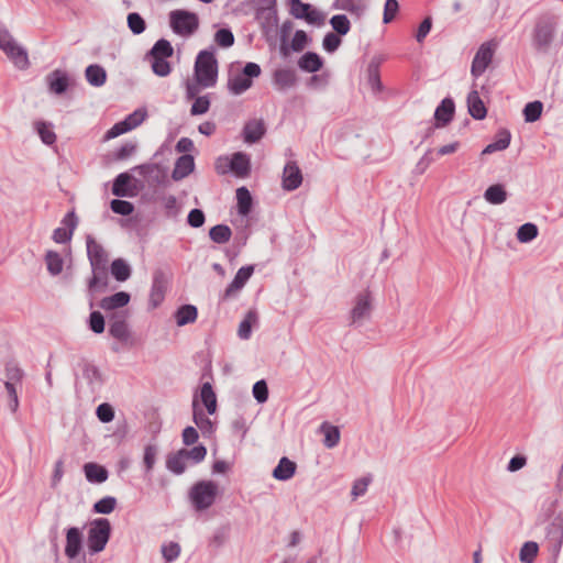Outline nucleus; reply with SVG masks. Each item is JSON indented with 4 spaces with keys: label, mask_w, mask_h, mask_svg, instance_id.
Masks as SVG:
<instances>
[{
    "label": "nucleus",
    "mask_w": 563,
    "mask_h": 563,
    "mask_svg": "<svg viewBox=\"0 0 563 563\" xmlns=\"http://www.w3.org/2000/svg\"><path fill=\"white\" fill-rule=\"evenodd\" d=\"M302 183V173L296 162L289 161L283 170V188L287 191L296 190Z\"/></svg>",
    "instance_id": "16"
},
{
    "label": "nucleus",
    "mask_w": 563,
    "mask_h": 563,
    "mask_svg": "<svg viewBox=\"0 0 563 563\" xmlns=\"http://www.w3.org/2000/svg\"><path fill=\"white\" fill-rule=\"evenodd\" d=\"M132 179V176L126 172L119 174L113 180L112 194L117 197L132 196L129 188V185Z\"/></svg>",
    "instance_id": "40"
},
{
    "label": "nucleus",
    "mask_w": 563,
    "mask_h": 563,
    "mask_svg": "<svg viewBox=\"0 0 563 563\" xmlns=\"http://www.w3.org/2000/svg\"><path fill=\"white\" fill-rule=\"evenodd\" d=\"M187 462L181 450H178L167 454L166 468L175 475H181L187 468Z\"/></svg>",
    "instance_id": "31"
},
{
    "label": "nucleus",
    "mask_w": 563,
    "mask_h": 563,
    "mask_svg": "<svg viewBox=\"0 0 563 563\" xmlns=\"http://www.w3.org/2000/svg\"><path fill=\"white\" fill-rule=\"evenodd\" d=\"M214 41L219 46L228 48L234 44V35L230 29L222 27L216 32Z\"/></svg>",
    "instance_id": "61"
},
{
    "label": "nucleus",
    "mask_w": 563,
    "mask_h": 563,
    "mask_svg": "<svg viewBox=\"0 0 563 563\" xmlns=\"http://www.w3.org/2000/svg\"><path fill=\"white\" fill-rule=\"evenodd\" d=\"M330 24L339 35L350 32L351 23L345 14H335L330 19Z\"/></svg>",
    "instance_id": "57"
},
{
    "label": "nucleus",
    "mask_w": 563,
    "mask_h": 563,
    "mask_svg": "<svg viewBox=\"0 0 563 563\" xmlns=\"http://www.w3.org/2000/svg\"><path fill=\"white\" fill-rule=\"evenodd\" d=\"M169 24L173 32L180 36H190L199 27V18L187 10H173L169 13Z\"/></svg>",
    "instance_id": "5"
},
{
    "label": "nucleus",
    "mask_w": 563,
    "mask_h": 563,
    "mask_svg": "<svg viewBox=\"0 0 563 563\" xmlns=\"http://www.w3.org/2000/svg\"><path fill=\"white\" fill-rule=\"evenodd\" d=\"M232 231L227 224H217L209 230L210 239L218 244H224L230 241Z\"/></svg>",
    "instance_id": "45"
},
{
    "label": "nucleus",
    "mask_w": 563,
    "mask_h": 563,
    "mask_svg": "<svg viewBox=\"0 0 563 563\" xmlns=\"http://www.w3.org/2000/svg\"><path fill=\"white\" fill-rule=\"evenodd\" d=\"M380 62L382 60L379 57H373L366 69L367 85L371 87L374 93H378L383 89L379 74Z\"/></svg>",
    "instance_id": "27"
},
{
    "label": "nucleus",
    "mask_w": 563,
    "mask_h": 563,
    "mask_svg": "<svg viewBox=\"0 0 563 563\" xmlns=\"http://www.w3.org/2000/svg\"><path fill=\"white\" fill-rule=\"evenodd\" d=\"M68 88V78L65 74L54 71L49 78V89L56 95L66 92Z\"/></svg>",
    "instance_id": "51"
},
{
    "label": "nucleus",
    "mask_w": 563,
    "mask_h": 563,
    "mask_svg": "<svg viewBox=\"0 0 563 563\" xmlns=\"http://www.w3.org/2000/svg\"><path fill=\"white\" fill-rule=\"evenodd\" d=\"M167 283L166 275L162 269L154 272L148 297V305L152 309L157 308L164 301Z\"/></svg>",
    "instance_id": "11"
},
{
    "label": "nucleus",
    "mask_w": 563,
    "mask_h": 563,
    "mask_svg": "<svg viewBox=\"0 0 563 563\" xmlns=\"http://www.w3.org/2000/svg\"><path fill=\"white\" fill-rule=\"evenodd\" d=\"M320 432L324 435L323 444L325 448L332 449L338 445L340 441V430L338 427L325 421L321 423Z\"/></svg>",
    "instance_id": "42"
},
{
    "label": "nucleus",
    "mask_w": 563,
    "mask_h": 563,
    "mask_svg": "<svg viewBox=\"0 0 563 563\" xmlns=\"http://www.w3.org/2000/svg\"><path fill=\"white\" fill-rule=\"evenodd\" d=\"M507 198L508 194L501 184L492 185L484 191V199L490 205H501Z\"/></svg>",
    "instance_id": "37"
},
{
    "label": "nucleus",
    "mask_w": 563,
    "mask_h": 563,
    "mask_svg": "<svg viewBox=\"0 0 563 563\" xmlns=\"http://www.w3.org/2000/svg\"><path fill=\"white\" fill-rule=\"evenodd\" d=\"M147 117V112L145 109H136L135 111H133L132 113H130L129 115H126L124 118L123 123L124 125L126 126L128 131H131L135 128H137L139 125H141L143 123V121L146 119Z\"/></svg>",
    "instance_id": "54"
},
{
    "label": "nucleus",
    "mask_w": 563,
    "mask_h": 563,
    "mask_svg": "<svg viewBox=\"0 0 563 563\" xmlns=\"http://www.w3.org/2000/svg\"><path fill=\"white\" fill-rule=\"evenodd\" d=\"M258 316L255 310H249L244 319L240 322L238 335L242 340H249L252 335V325L257 323Z\"/></svg>",
    "instance_id": "43"
},
{
    "label": "nucleus",
    "mask_w": 563,
    "mask_h": 563,
    "mask_svg": "<svg viewBox=\"0 0 563 563\" xmlns=\"http://www.w3.org/2000/svg\"><path fill=\"white\" fill-rule=\"evenodd\" d=\"M187 461H191L192 464L202 462L207 455V448L203 444H198L191 449H180Z\"/></svg>",
    "instance_id": "55"
},
{
    "label": "nucleus",
    "mask_w": 563,
    "mask_h": 563,
    "mask_svg": "<svg viewBox=\"0 0 563 563\" xmlns=\"http://www.w3.org/2000/svg\"><path fill=\"white\" fill-rule=\"evenodd\" d=\"M455 104L453 99L444 98L434 111L435 128L448 125L454 115Z\"/></svg>",
    "instance_id": "21"
},
{
    "label": "nucleus",
    "mask_w": 563,
    "mask_h": 563,
    "mask_svg": "<svg viewBox=\"0 0 563 563\" xmlns=\"http://www.w3.org/2000/svg\"><path fill=\"white\" fill-rule=\"evenodd\" d=\"M266 128L263 120H251L243 128V139L245 143L254 144L265 134Z\"/></svg>",
    "instance_id": "24"
},
{
    "label": "nucleus",
    "mask_w": 563,
    "mask_h": 563,
    "mask_svg": "<svg viewBox=\"0 0 563 563\" xmlns=\"http://www.w3.org/2000/svg\"><path fill=\"white\" fill-rule=\"evenodd\" d=\"M332 8L336 10L349 11L358 16L363 14L365 9L362 4L356 3L354 0H334Z\"/></svg>",
    "instance_id": "58"
},
{
    "label": "nucleus",
    "mask_w": 563,
    "mask_h": 563,
    "mask_svg": "<svg viewBox=\"0 0 563 563\" xmlns=\"http://www.w3.org/2000/svg\"><path fill=\"white\" fill-rule=\"evenodd\" d=\"M539 547L533 541H527L520 549L519 559L522 563H532L538 554Z\"/></svg>",
    "instance_id": "56"
},
{
    "label": "nucleus",
    "mask_w": 563,
    "mask_h": 563,
    "mask_svg": "<svg viewBox=\"0 0 563 563\" xmlns=\"http://www.w3.org/2000/svg\"><path fill=\"white\" fill-rule=\"evenodd\" d=\"M0 48L18 68H27L30 63L26 51L18 45L13 36L5 27H0Z\"/></svg>",
    "instance_id": "6"
},
{
    "label": "nucleus",
    "mask_w": 563,
    "mask_h": 563,
    "mask_svg": "<svg viewBox=\"0 0 563 563\" xmlns=\"http://www.w3.org/2000/svg\"><path fill=\"white\" fill-rule=\"evenodd\" d=\"M174 54V48L169 41L159 38L155 42L152 48L146 53V57H161L168 58Z\"/></svg>",
    "instance_id": "44"
},
{
    "label": "nucleus",
    "mask_w": 563,
    "mask_h": 563,
    "mask_svg": "<svg viewBox=\"0 0 563 563\" xmlns=\"http://www.w3.org/2000/svg\"><path fill=\"white\" fill-rule=\"evenodd\" d=\"M86 247L91 269L108 266V253L104 251L103 246L93 239V236H86Z\"/></svg>",
    "instance_id": "14"
},
{
    "label": "nucleus",
    "mask_w": 563,
    "mask_h": 563,
    "mask_svg": "<svg viewBox=\"0 0 563 563\" xmlns=\"http://www.w3.org/2000/svg\"><path fill=\"white\" fill-rule=\"evenodd\" d=\"M510 140H511V134L508 130H500L497 134V139L489 143L483 151H482V154L483 155H486V154H492L494 152H498V151H504L506 150L509 144H510Z\"/></svg>",
    "instance_id": "39"
},
{
    "label": "nucleus",
    "mask_w": 563,
    "mask_h": 563,
    "mask_svg": "<svg viewBox=\"0 0 563 563\" xmlns=\"http://www.w3.org/2000/svg\"><path fill=\"white\" fill-rule=\"evenodd\" d=\"M117 506V499L112 496H106L93 505V511L101 515L111 514Z\"/></svg>",
    "instance_id": "60"
},
{
    "label": "nucleus",
    "mask_w": 563,
    "mask_h": 563,
    "mask_svg": "<svg viewBox=\"0 0 563 563\" xmlns=\"http://www.w3.org/2000/svg\"><path fill=\"white\" fill-rule=\"evenodd\" d=\"M467 108H468V113L475 120H483L487 114L486 107H485L483 100L481 99L479 93L476 90H472L468 93Z\"/></svg>",
    "instance_id": "30"
},
{
    "label": "nucleus",
    "mask_w": 563,
    "mask_h": 563,
    "mask_svg": "<svg viewBox=\"0 0 563 563\" xmlns=\"http://www.w3.org/2000/svg\"><path fill=\"white\" fill-rule=\"evenodd\" d=\"M296 470L297 464L287 456H283L273 470L272 476L277 481L286 482L295 475Z\"/></svg>",
    "instance_id": "26"
},
{
    "label": "nucleus",
    "mask_w": 563,
    "mask_h": 563,
    "mask_svg": "<svg viewBox=\"0 0 563 563\" xmlns=\"http://www.w3.org/2000/svg\"><path fill=\"white\" fill-rule=\"evenodd\" d=\"M45 263L51 275L56 276L62 273L64 261L59 253L55 251H47L45 254Z\"/></svg>",
    "instance_id": "46"
},
{
    "label": "nucleus",
    "mask_w": 563,
    "mask_h": 563,
    "mask_svg": "<svg viewBox=\"0 0 563 563\" xmlns=\"http://www.w3.org/2000/svg\"><path fill=\"white\" fill-rule=\"evenodd\" d=\"M545 540L548 550L556 556L563 543V519L555 517L545 529Z\"/></svg>",
    "instance_id": "10"
},
{
    "label": "nucleus",
    "mask_w": 563,
    "mask_h": 563,
    "mask_svg": "<svg viewBox=\"0 0 563 563\" xmlns=\"http://www.w3.org/2000/svg\"><path fill=\"white\" fill-rule=\"evenodd\" d=\"M218 494V485L212 481H199L189 490V498L196 510L211 507Z\"/></svg>",
    "instance_id": "3"
},
{
    "label": "nucleus",
    "mask_w": 563,
    "mask_h": 563,
    "mask_svg": "<svg viewBox=\"0 0 563 563\" xmlns=\"http://www.w3.org/2000/svg\"><path fill=\"white\" fill-rule=\"evenodd\" d=\"M109 334L119 341H126L130 331L126 323V312H114L110 317Z\"/></svg>",
    "instance_id": "17"
},
{
    "label": "nucleus",
    "mask_w": 563,
    "mask_h": 563,
    "mask_svg": "<svg viewBox=\"0 0 563 563\" xmlns=\"http://www.w3.org/2000/svg\"><path fill=\"white\" fill-rule=\"evenodd\" d=\"M229 169L238 177H246L251 172V159L246 153L236 152L229 161Z\"/></svg>",
    "instance_id": "22"
},
{
    "label": "nucleus",
    "mask_w": 563,
    "mask_h": 563,
    "mask_svg": "<svg viewBox=\"0 0 563 563\" xmlns=\"http://www.w3.org/2000/svg\"><path fill=\"white\" fill-rule=\"evenodd\" d=\"M84 473L86 479L92 484H101L108 479V470L93 462L86 463L84 465Z\"/></svg>",
    "instance_id": "29"
},
{
    "label": "nucleus",
    "mask_w": 563,
    "mask_h": 563,
    "mask_svg": "<svg viewBox=\"0 0 563 563\" xmlns=\"http://www.w3.org/2000/svg\"><path fill=\"white\" fill-rule=\"evenodd\" d=\"M235 197L238 213L243 217L249 216L253 205V198L251 196L250 190L246 187L242 186L236 189Z\"/></svg>",
    "instance_id": "33"
},
{
    "label": "nucleus",
    "mask_w": 563,
    "mask_h": 563,
    "mask_svg": "<svg viewBox=\"0 0 563 563\" xmlns=\"http://www.w3.org/2000/svg\"><path fill=\"white\" fill-rule=\"evenodd\" d=\"M296 73L290 68L276 69L273 75V82L279 90L291 88L296 84Z\"/></svg>",
    "instance_id": "28"
},
{
    "label": "nucleus",
    "mask_w": 563,
    "mask_h": 563,
    "mask_svg": "<svg viewBox=\"0 0 563 563\" xmlns=\"http://www.w3.org/2000/svg\"><path fill=\"white\" fill-rule=\"evenodd\" d=\"M162 203L165 209V216L167 218H176L180 212V206L177 198L173 195L163 196Z\"/></svg>",
    "instance_id": "59"
},
{
    "label": "nucleus",
    "mask_w": 563,
    "mask_h": 563,
    "mask_svg": "<svg viewBox=\"0 0 563 563\" xmlns=\"http://www.w3.org/2000/svg\"><path fill=\"white\" fill-rule=\"evenodd\" d=\"M253 273H254L253 265L242 266L236 272L231 284L225 288L224 294H223V299H228V298L232 297L235 292L240 291L245 286L247 280L251 278Z\"/></svg>",
    "instance_id": "18"
},
{
    "label": "nucleus",
    "mask_w": 563,
    "mask_h": 563,
    "mask_svg": "<svg viewBox=\"0 0 563 563\" xmlns=\"http://www.w3.org/2000/svg\"><path fill=\"white\" fill-rule=\"evenodd\" d=\"M111 534V525L107 518H97L91 522L88 531L87 544L90 554L101 552Z\"/></svg>",
    "instance_id": "4"
},
{
    "label": "nucleus",
    "mask_w": 563,
    "mask_h": 563,
    "mask_svg": "<svg viewBox=\"0 0 563 563\" xmlns=\"http://www.w3.org/2000/svg\"><path fill=\"white\" fill-rule=\"evenodd\" d=\"M82 548V533L77 527H71L66 531L65 554L68 559H75L79 555Z\"/></svg>",
    "instance_id": "20"
},
{
    "label": "nucleus",
    "mask_w": 563,
    "mask_h": 563,
    "mask_svg": "<svg viewBox=\"0 0 563 563\" xmlns=\"http://www.w3.org/2000/svg\"><path fill=\"white\" fill-rule=\"evenodd\" d=\"M298 66L301 70L316 73L323 66V60L317 53L307 52L299 58Z\"/></svg>",
    "instance_id": "32"
},
{
    "label": "nucleus",
    "mask_w": 563,
    "mask_h": 563,
    "mask_svg": "<svg viewBox=\"0 0 563 563\" xmlns=\"http://www.w3.org/2000/svg\"><path fill=\"white\" fill-rule=\"evenodd\" d=\"M180 554V545L177 542H169L162 545V555L166 563L174 562Z\"/></svg>",
    "instance_id": "64"
},
{
    "label": "nucleus",
    "mask_w": 563,
    "mask_h": 563,
    "mask_svg": "<svg viewBox=\"0 0 563 563\" xmlns=\"http://www.w3.org/2000/svg\"><path fill=\"white\" fill-rule=\"evenodd\" d=\"M131 296L126 291H118L111 296L103 297L99 307L106 311L115 310L125 307L130 302Z\"/></svg>",
    "instance_id": "25"
},
{
    "label": "nucleus",
    "mask_w": 563,
    "mask_h": 563,
    "mask_svg": "<svg viewBox=\"0 0 563 563\" xmlns=\"http://www.w3.org/2000/svg\"><path fill=\"white\" fill-rule=\"evenodd\" d=\"M192 410H194V422L200 429L202 434H211L213 432V423L206 416L201 408L198 407L196 399L192 401Z\"/></svg>",
    "instance_id": "36"
},
{
    "label": "nucleus",
    "mask_w": 563,
    "mask_h": 563,
    "mask_svg": "<svg viewBox=\"0 0 563 563\" xmlns=\"http://www.w3.org/2000/svg\"><path fill=\"white\" fill-rule=\"evenodd\" d=\"M128 26L134 35L142 34L146 29L145 20L137 12H131L126 18Z\"/></svg>",
    "instance_id": "53"
},
{
    "label": "nucleus",
    "mask_w": 563,
    "mask_h": 563,
    "mask_svg": "<svg viewBox=\"0 0 563 563\" xmlns=\"http://www.w3.org/2000/svg\"><path fill=\"white\" fill-rule=\"evenodd\" d=\"M78 224V217L71 210L65 214L62 220V225L53 231L52 239L59 244L67 243L71 240L75 229Z\"/></svg>",
    "instance_id": "12"
},
{
    "label": "nucleus",
    "mask_w": 563,
    "mask_h": 563,
    "mask_svg": "<svg viewBox=\"0 0 563 563\" xmlns=\"http://www.w3.org/2000/svg\"><path fill=\"white\" fill-rule=\"evenodd\" d=\"M195 169V159L190 154H184L179 156L176 162L172 173V178L175 181L181 180L186 178L189 174H191Z\"/></svg>",
    "instance_id": "23"
},
{
    "label": "nucleus",
    "mask_w": 563,
    "mask_h": 563,
    "mask_svg": "<svg viewBox=\"0 0 563 563\" xmlns=\"http://www.w3.org/2000/svg\"><path fill=\"white\" fill-rule=\"evenodd\" d=\"M542 110L543 103L541 101L536 100L528 102L522 110L525 121L528 123L536 122L540 119Z\"/></svg>",
    "instance_id": "48"
},
{
    "label": "nucleus",
    "mask_w": 563,
    "mask_h": 563,
    "mask_svg": "<svg viewBox=\"0 0 563 563\" xmlns=\"http://www.w3.org/2000/svg\"><path fill=\"white\" fill-rule=\"evenodd\" d=\"M133 170H137L140 175L146 178L150 185H165L167 183L166 168L156 163H147L135 166Z\"/></svg>",
    "instance_id": "13"
},
{
    "label": "nucleus",
    "mask_w": 563,
    "mask_h": 563,
    "mask_svg": "<svg viewBox=\"0 0 563 563\" xmlns=\"http://www.w3.org/2000/svg\"><path fill=\"white\" fill-rule=\"evenodd\" d=\"M195 78L205 88L213 87L218 79V60L213 51H200L195 62Z\"/></svg>",
    "instance_id": "2"
},
{
    "label": "nucleus",
    "mask_w": 563,
    "mask_h": 563,
    "mask_svg": "<svg viewBox=\"0 0 563 563\" xmlns=\"http://www.w3.org/2000/svg\"><path fill=\"white\" fill-rule=\"evenodd\" d=\"M110 273L117 282L123 283L131 277L132 269L123 258H115L110 265Z\"/></svg>",
    "instance_id": "35"
},
{
    "label": "nucleus",
    "mask_w": 563,
    "mask_h": 563,
    "mask_svg": "<svg viewBox=\"0 0 563 563\" xmlns=\"http://www.w3.org/2000/svg\"><path fill=\"white\" fill-rule=\"evenodd\" d=\"M77 366L81 371L82 377L87 382L90 390L92 393H97L103 384L100 369L95 364L85 358L80 360Z\"/></svg>",
    "instance_id": "15"
},
{
    "label": "nucleus",
    "mask_w": 563,
    "mask_h": 563,
    "mask_svg": "<svg viewBox=\"0 0 563 563\" xmlns=\"http://www.w3.org/2000/svg\"><path fill=\"white\" fill-rule=\"evenodd\" d=\"M290 7V14L295 19L303 20L308 13V11L311 9V4L305 3L301 0H290L289 1Z\"/></svg>",
    "instance_id": "62"
},
{
    "label": "nucleus",
    "mask_w": 563,
    "mask_h": 563,
    "mask_svg": "<svg viewBox=\"0 0 563 563\" xmlns=\"http://www.w3.org/2000/svg\"><path fill=\"white\" fill-rule=\"evenodd\" d=\"M85 76L92 87H101L107 80L106 69L98 64L89 65L85 70Z\"/></svg>",
    "instance_id": "34"
},
{
    "label": "nucleus",
    "mask_w": 563,
    "mask_h": 563,
    "mask_svg": "<svg viewBox=\"0 0 563 563\" xmlns=\"http://www.w3.org/2000/svg\"><path fill=\"white\" fill-rule=\"evenodd\" d=\"M24 377V371L13 361H9L4 365V382L20 383Z\"/></svg>",
    "instance_id": "50"
},
{
    "label": "nucleus",
    "mask_w": 563,
    "mask_h": 563,
    "mask_svg": "<svg viewBox=\"0 0 563 563\" xmlns=\"http://www.w3.org/2000/svg\"><path fill=\"white\" fill-rule=\"evenodd\" d=\"M200 399L209 415H213L217 410V396L210 383H203L200 389Z\"/></svg>",
    "instance_id": "41"
},
{
    "label": "nucleus",
    "mask_w": 563,
    "mask_h": 563,
    "mask_svg": "<svg viewBox=\"0 0 563 563\" xmlns=\"http://www.w3.org/2000/svg\"><path fill=\"white\" fill-rule=\"evenodd\" d=\"M539 230L534 223L527 222L517 230V240L521 243H529L538 236Z\"/></svg>",
    "instance_id": "49"
},
{
    "label": "nucleus",
    "mask_w": 563,
    "mask_h": 563,
    "mask_svg": "<svg viewBox=\"0 0 563 563\" xmlns=\"http://www.w3.org/2000/svg\"><path fill=\"white\" fill-rule=\"evenodd\" d=\"M497 46L498 42L496 40H489L481 44L471 66V75L475 79L479 78L490 65Z\"/></svg>",
    "instance_id": "7"
},
{
    "label": "nucleus",
    "mask_w": 563,
    "mask_h": 563,
    "mask_svg": "<svg viewBox=\"0 0 563 563\" xmlns=\"http://www.w3.org/2000/svg\"><path fill=\"white\" fill-rule=\"evenodd\" d=\"M111 210L120 216H130L134 211V205L128 200L113 199L110 202Z\"/></svg>",
    "instance_id": "63"
},
{
    "label": "nucleus",
    "mask_w": 563,
    "mask_h": 563,
    "mask_svg": "<svg viewBox=\"0 0 563 563\" xmlns=\"http://www.w3.org/2000/svg\"><path fill=\"white\" fill-rule=\"evenodd\" d=\"M372 312V299L368 291L360 292L355 298V305L350 312L351 324L362 325L369 319Z\"/></svg>",
    "instance_id": "9"
},
{
    "label": "nucleus",
    "mask_w": 563,
    "mask_h": 563,
    "mask_svg": "<svg viewBox=\"0 0 563 563\" xmlns=\"http://www.w3.org/2000/svg\"><path fill=\"white\" fill-rule=\"evenodd\" d=\"M108 266L91 269V277L87 282V291L90 297L108 287Z\"/></svg>",
    "instance_id": "19"
},
{
    "label": "nucleus",
    "mask_w": 563,
    "mask_h": 563,
    "mask_svg": "<svg viewBox=\"0 0 563 563\" xmlns=\"http://www.w3.org/2000/svg\"><path fill=\"white\" fill-rule=\"evenodd\" d=\"M145 58L151 62L152 70L156 76L166 77L170 74L172 67L170 64L167 62V58L146 56Z\"/></svg>",
    "instance_id": "52"
},
{
    "label": "nucleus",
    "mask_w": 563,
    "mask_h": 563,
    "mask_svg": "<svg viewBox=\"0 0 563 563\" xmlns=\"http://www.w3.org/2000/svg\"><path fill=\"white\" fill-rule=\"evenodd\" d=\"M262 73L261 66L254 62L246 63L242 69L233 64L230 66L228 76V89L234 96H240L250 89L253 79Z\"/></svg>",
    "instance_id": "1"
},
{
    "label": "nucleus",
    "mask_w": 563,
    "mask_h": 563,
    "mask_svg": "<svg viewBox=\"0 0 563 563\" xmlns=\"http://www.w3.org/2000/svg\"><path fill=\"white\" fill-rule=\"evenodd\" d=\"M555 32V22L544 16L537 21L533 31V45L539 51H547L551 45Z\"/></svg>",
    "instance_id": "8"
},
{
    "label": "nucleus",
    "mask_w": 563,
    "mask_h": 563,
    "mask_svg": "<svg viewBox=\"0 0 563 563\" xmlns=\"http://www.w3.org/2000/svg\"><path fill=\"white\" fill-rule=\"evenodd\" d=\"M198 310L192 305H183L175 312V319L178 327H184L196 321Z\"/></svg>",
    "instance_id": "38"
},
{
    "label": "nucleus",
    "mask_w": 563,
    "mask_h": 563,
    "mask_svg": "<svg viewBox=\"0 0 563 563\" xmlns=\"http://www.w3.org/2000/svg\"><path fill=\"white\" fill-rule=\"evenodd\" d=\"M34 128L44 144L53 145L56 142V134L52 130L51 123L37 121L34 123Z\"/></svg>",
    "instance_id": "47"
}]
</instances>
